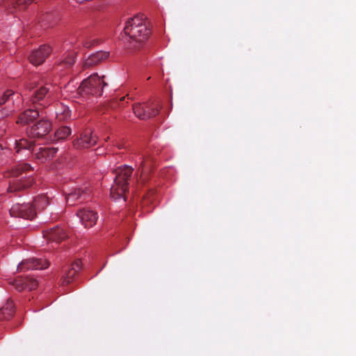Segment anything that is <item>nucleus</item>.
<instances>
[{"label":"nucleus","instance_id":"f257e3e1","mask_svg":"<svg viewBox=\"0 0 356 356\" xmlns=\"http://www.w3.org/2000/svg\"><path fill=\"white\" fill-rule=\"evenodd\" d=\"M104 78V76H99L96 73L92 74L83 79L78 88L74 84V80L71 81L65 86V91L70 93L71 98H79L88 95L100 96L104 86H106Z\"/></svg>","mask_w":356,"mask_h":356},{"label":"nucleus","instance_id":"f03ea898","mask_svg":"<svg viewBox=\"0 0 356 356\" xmlns=\"http://www.w3.org/2000/svg\"><path fill=\"white\" fill-rule=\"evenodd\" d=\"M124 32L127 36L138 43L145 41L150 34L142 15H136L129 19L126 22Z\"/></svg>","mask_w":356,"mask_h":356},{"label":"nucleus","instance_id":"7ed1b4c3","mask_svg":"<svg viewBox=\"0 0 356 356\" xmlns=\"http://www.w3.org/2000/svg\"><path fill=\"white\" fill-rule=\"evenodd\" d=\"M49 204L48 198L44 195H40L33 200V204H13L10 209V214L13 217H20L26 219H32L35 217V209H44Z\"/></svg>","mask_w":356,"mask_h":356},{"label":"nucleus","instance_id":"20e7f679","mask_svg":"<svg viewBox=\"0 0 356 356\" xmlns=\"http://www.w3.org/2000/svg\"><path fill=\"white\" fill-rule=\"evenodd\" d=\"M133 172L131 167L123 165L117 170V175L114 180V184L111 188V197L114 200L123 198L125 201L124 194L128 188V181Z\"/></svg>","mask_w":356,"mask_h":356},{"label":"nucleus","instance_id":"39448f33","mask_svg":"<svg viewBox=\"0 0 356 356\" xmlns=\"http://www.w3.org/2000/svg\"><path fill=\"white\" fill-rule=\"evenodd\" d=\"M31 169V167L28 163H22L18 164L17 167L12 170L11 174L15 178L12 181H10L8 191L9 192H13L31 186V181L29 178L26 179L25 177H19V171H29Z\"/></svg>","mask_w":356,"mask_h":356},{"label":"nucleus","instance_id":"423d86ee","mask_svg":"<svg viewBox=\"0 0 356 356\" xmlns=\"http://www.w3.org/2000/svg\"><path fill=\"white\" fill-rule=\"evenodd\" d=\"M49 266V262L46 259H29L23 260L19 264L18 270H41L47 268Z\"/></svg>","mask_w":356,"mask_h":356},{"label":"nucleus","instance_id":"0eeeda50","mask_svg":"<svg viewBox=\"0 0 356 356\" xmlns=\"http://www.w3.org/2000/svg\"><path fill=\"white\" fill-rule=\"evenodd\" d=\"M51 123L47 120H41L29 130L28 134L33 138H40L47 134L51 129Z\"/></svg>","mask_w":356,"mask_h":356},{"label":"nucleus","instance_id":"6e6552de","mask_svg":"<svg viewBox=\"0 0 356 356\" xmlns=\"http://www.w3.org/2000/svg\"><path fill=\"white\" fill-rule=\"evenodd\" d=\"M51 51V49L49 46H41L38 49L32 52L29 56V60L33 65H39L44 61Z\"/></svg>","mask_w":356,"mask_h":356},{"label":"nucleus","instance_id":"1a4fd4ad","mask_svg":"<svg viewBox=\"0 0 356 356\" xmlns=\"http://www.w3.org/2000/svg\"><path fill=\"white\" fill-rule=\"evenodd\" d=\"M134 114L138 118L146 120L155 116L158 113V109H150L148 105L140 104H135L133 106Z\"/></svg>","mask_w":356,"mask_h":356},{"label":"nucleus","instance_id":"9d476101","mask_svg":"<svg viewBox=\"0 0 356 356\" xmlns=\"http://www.w3.org/2000/svg\"><path fill=\"white\" fill-rule=\"evenodd\" d=\"M96 142L97 139L95 136H92V132L86 130L74 143V146L77 149L88 148L96 144Z\"/></svg>","mask_w":356,"mask_h":356},{"label":"nucleus","instance_id":"9b49d317","mask_svg":"<svg viewBox=\"0 0 356 356\" xmlns=\"http://www.w3.org/2000/svg\"><path fill=\"white\" fill-rule=\"evenodd\" d=\"M76 216L86 227H92L97 220V213L90 209H81L77 212Z\"/></svg>","mask_w":356,"mask_h":356},{"label":"nucleus","instance_id":"f8f14e48","mask_svg":"<svg viewBox=\"0 0 356 356\" xmlns=\"http://www.w3.org/2000/svg\"><path fill=\"white\" fill-rule=\"evenodd\" d=\"M43 236L47 241L56 242L60 241L66 237L65 232L59 227H56L44 231Z\"/></svg>","mask_w":356,"mask_h":356},{"label":"nucleus","instance_id":"ddd939ff","mask_svg":"<svg viewBox=\"0 0 356 356\" xmlns=\"http://www.w3.org/2000/svg\"><path fill=\"white\" fill-rule=\"evenodd\" d=\"M33 147V142L29 141L26 138H22L16 140L15 143V149L17 154L22 152L24 156H28L31 154V150Z\"/></svg>","mask_w":356,"mask_h":356},{"label":"nucleus","instance_id":"4468645a","mask_svg":"<svg viewBox=\"0 0 356 356\" xmlns=\"http://www.w3.org/2000/svg\"><path fill=\"white\" fill-rule=\"evenodd\" d=\"M57 149L49 147H40L35 154V158L42 163L52 159L56 154Z\"/></svg>","mask_w":356,"mask_h":356},{"label":"nucleus","instance_id":"2eb2a0df","mask_svg":"<svg viewBox=\"0 0 356 356\" xmlns=\"http://www.w3.org/2000/svg\"><path fill=\"white\" fill-rule=\"evenodd\" d=\"M108 57V53L106 51H97L90 54L84 61V66L90 67L105 60Z\"/></svg>","mask_w":356,"mask_h":356},{"label":"nucleus","instance_id":"dca6fc26","mask_svg":"<svg viewBox=\"0 0 356 356\" xmlns=\"http://www.w3.org/2000/svg\"><path fill=\"white\" fill-rule=\"evenodd\" d=\"M87 195V192L83 191L80 188H76L66 195V202L69 205H74L76 204L77 200L82 199L84 200Z\"/></svg>","mask_w":356,"mask_h":356},{"label":"nucleus","instance_id":"f3484780","mask_svg":"<svg viewBox=\"0 0 356 356\" xmlns=\"http://www.w3.org/2000/svg\"><path fill=\"white\" fill-rule=\"evenodd\" d=\"M39 116V113L37 109H29L22 113L17 122L21 124L29 123L36 119Z\"/></svg>","mask_w":356,"mask_h":356},{"label":"nucleus","instance_id":"a211bd4d","mask_svg":"<svg viewBox=\"0 0 356 356\" xmlns=\"http://www.w3.org/2000/svg\"><path fill=\"white\" fill-rule=\"evenodd\" d=\"M14 312V305L12 301H8L6 305L0 309V320L7 319L10 317Z\"/></svg>","mask_w":356,"mask_h":356},{"label":"nucleus","instance_id":"6ab92c4d","mask_svg":"<svg viewBox=\"0 0 356 356\" xmlns=\"http://www.w3.org/2000/svg\"><path fill=\"white\" fill-rule=\"evenodd\" d=\"M81 262L79 260L74 261L72 265V268L69 270L67 277L65 278L64 282L66 283H70L72 277L74 276L76 272H78L81 269Z\"/></svg>","mask_w":356,"mask_h":356},{"label":"nucleus","instance_id":"aec40b11","mask_svg":"<svg viewBox=\"0 0 356 356\" xmlns=\"http://www.w3.org/2000/svg\"><path fill=\"white\" fill-rule=\"evenodd\" d=\"M70 112L71 111L69 109V107L67 106L61 105L60 109L56 111V118L60 121L66 120L70 118L71 115Z\"/></svg>","mask_w":356,"mask_h":356},{"label":"nucleus","instance_id":"412c9836","mask_svg":"<svg viewBox=\"0 0 356 356\" xmlns=\"http://www.w3.org/2000/svg\"><path fill=\"white\" fill-rule=\"evenodd\" d=\"M71 134V129L68 127H60L55 133L57 140H64Z\"/></svg>","mask_w":356,"mask_h":356},{"label":"nucleus","instance_id":"4be33fe9","mask_svg":"<svg viewBox=\"0 0 356 356\" xmlns=\"http://www.w3.org/2000/svg\"><path fill=\"white\" fill-rule=\"evenodd\" d=\"M48 92V89L46 87H40L38 90L35 92V95L33 97V102L36 103L40 100H42Z\"/></svg>","mask_w":356,"mask_h":356},{"label":"nucleus","instance_id":"5701e85b","mask_svg":"<svg viewBox=\"0 0 356 356\" xmlns=\"http://www.w3.org/2000/svg\"><path fill=\"white\" fill-rule=\"evenodd\" d=\"M10 284L13 285L18 291H22L28 286L24 280L22 278L14 280L13 281L10 282Z\"/></svg>","mask_w":356,"mask_h":356},{"label":"nucleus","instance_id":"b1692460","mask_svg":"<svg viewBox=\"0 0 356 356\" xmlns=\"http://www.w3.org/2000/svg\"><path fill=\"white\" fill-rule=\"evenodd\" d=\"M14 94L12 90H1L0 89V105L4 104Z\"/></svg>","mask_w":356,"mask_h":356},{"label":"nucleus","instance_id":"393cba45","mask_svg":"<svg viewBox=\"0 0 356 356\" xmlns=\"http://www.w3.org/2000/svg\"><path fill=\"white\" fill-rule=\"evenodd\" d=\"M74 53H69L65 58H63L60 64L63 65L66 67H70L74 63Z\"/></svg>","mask_w":356,"mask_h":356},{"label":"nucleus","instance_id":"a878e982","mask_svg":"<svg viewBox=\"0 0 356 356\" xmlns=\"http://www.w3.org/2000/svg\"><path fill=\"white\" fill-rule=\"evenodd\" d=\"M33 0H13L12 4L13 5V7H15V4L18 6H23L24 4L29 3L32 2Z\"/></svg>","mask_w":356,"mask_h":356},{"label":"nucleus","instance_id":"bb28decb","mask_svg":"<svg viewBox=\"0 0 356 356\" xmlns=\"http://www.w3.org/2000/svg\"><path fill=\"white\" fill-rule=\"evenodd\" d=\"M35 285H36V283L34 282V283H33L32 286H29V288L30 289H33L35 287Z\"/></svg>","mask_w":356,"mask_h":356},{"label":"nucleus","instance_id":"cd10ccee","mask_svg":"<svg viewBox=\"0 0 356 356\" xmlns=\"http://www.w3.org/2000/svg\"><path fill=\"white\" fill-rule=\"evenodd\" d=\"M8 115V113H2L1 117L5 116V115Z\"/></svg>","mask_w":356,"mask_h":356},{"label":"nucleus","instance_id":"c85d7f7f","mask_svg":"<svg viewBox=\"0 0 356 356\" xmlns=\"http://www.w3.org/2000/svg\"><path fill=\"white\" fill-rule=\"evenodd\" d=\"M4 1V0H0V6L2 4V3Z\"/></svg>","mask_w":356,"mask_h":356},{"label":"nucleus","instance_id":"c756f323","mask_svg":"<svg viewBox=\"0 0 356 356\" xmlns=\"http://www.w3.org/2000/svg\"><path fill=\"white\" fill-rule=\"evenodd\" d=\"M84 46H85V47H90V46H89V45H88L87 44H84Z\"/></svg>","mask_w":356,"mask_h":356},{"label":"nucleus","instance_id":"7c9ffc66","mask_svg":"<svg viewBox=\"0 0 356 356\" xmlns=\"http://www.w3.org/2000/svg\"><path fill=\"white\" fill-rule=\"evenodd\" d=\"M124 99H125V97H123L121 99V100L122 101V100H124Z\"/></svg>","mask_w":356,"mask_h":356}]
</instances>
